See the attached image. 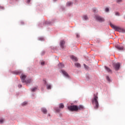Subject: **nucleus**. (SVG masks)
Segmentation results:
<instances>
[{"mask_svg": "<svg viewBox=\"0 0 125 125\" xmlns=\"http://www.w3.org/2000/svg\"><path fill=\"white\" fill-rule=\"evenodd\" d=\"M98 93L94 94L93 98L92 99V104L95 105L94 106L95 109H98L99 104H98Z\"/></svg>", "mask_w": 125, "mask_h": 125, "instance_id": "f257e3e1", "label": "nucleus"}, {"mask_svg": "<svg viewBox=\"0 0 125 125\" xmlns=\"http://www.w3.org/2000/svg\"><path fill=\"white\" fill-rule=\"evenodd\" d=\"M110 25L111 28H112V29H114V30H115V31H117V32H119L120 33H125V30L124 29L120 27L117 26L113 24V23H110Z\"/></svg>", "mask_w": 125, "mask_h": 125, "instance_id": "f03ea898", "label": "nucleus"}, {"mask_svg": "<svg viewBox=\"0 0 125 125\" xmlns=\"http://www.w3.org/2000/svg\"><path fill=\"white\" fill-rule=\"evenodd\" d=\"M95 19L97 21L101 22H104L105 21V19H104V18H102L101 16L99 15H96L95 16Z\"/></svg>", "mask_w": 125, "mask_h": 125, "instance_id": "7ed1b4c3", "label": "nucleus"}, {"mask_svg": "<svg viewBox=\"0 0 125 125\" xmlns=\"http://www.w3.org/2000/svg\"><path fill=\"white\" fill-rule=\"evenodd\" d=\"M68 109L69 111H78V106L77 105H70L68 106Z\"/></svg>", "mask_w": 125, "mask_h": 125, "instance_id": "20e7f679", "label": "nucleus"}, {"mask_svg": "<svg viewBox=\"0 0 125 125\" xmlns=\"http://www.w3.org/2000/svg\"><path fill=\"white\" fill-rule=\"evenodd\" d=\"M120 66L121 65L119 62L113 64V67L114 68L115 70H116V71H118V70L120 69Z\"/></svg>", "mask_w": 125, "mask_h": 125, "instance_id": "39448f33", "label": "nucleus"}, {"mask_svg": "<svg viewBox=\"0 0 125 125\" xmlns=\"http://www.w3.org/2000/svg\"><path fill=\"white\" fill-rule=\"evenodd\" d=\"M26 77V76L25 74H22L21 75V79L22 83H26V80H25Z\"/></svg>", "mask_w": 125, "mask_h": 125, "instance_id": "423d86ee", "label": "nucleus"}, {"mask_svg": "<svg viewBox=\"0 0 125 125\" xmlns=\"http://www.w3.org/2000/svg\"><path fill=\"white\" fill-rule=\"evenodd\" d=\"M60 47L63 49V48H64V45L65 44V41L64 40H61L60 41Z\"/></svg>", "mask_w": 125, "mask_h": 125, "instance_id": "0eeeda50", "label": "nucleus"}, {"mask_svg": "<svg viewBox=\"0 0 125 125\" xmlns=\"http://www.w3.org/2000/svg\"><path fill=\"white\" fill-rule=\"evenodd\" d=\"M62 73L64 75V76L66 77V78H69V74H68V73L64 70H62Z\"/></svg>", "mask_w": 125, "mask_h": 125, "instance_id": "6e6552de", "label": "nucleus"}, {"mask_svg": "<svg viewBox=\"0 0 125 125\" xmlns=\"http://www.w3.org/2000/svg\"><path fill=\"white\" fill-rule=\"evenodd\" d=\"M104 68H105L106 71H107V72H108V73H110L111 74H112V73H113L112 71V70H111V69H110V68H109L106 66H104Z\"/></svg>", "mask_w": 125, "mask_h": 125, "instance_id": "1a4fd4ad", "label": "nucleus"}, {"mask_svg": "<svg viewBox=\"0 0 125 125\" xmlns=\"http://www.w3.org/2000/svg\"><path fill=\"white\" fill-rule=\"evenodd\" d=\"M70 58L71 59H72V60H73V61H75V62H76V61H78V59L74 56H71Z\"/></svg>", "mask_w": 125, "mask_h": 125, "instance_id": "9d476101", "label": "nucleus"}, {"mask_svg": "<svg viewBox=\"0 0 125 125\" xmlns=\"http://www.w3.org/2000/svg\"><path fill=\"white\" fill-rule=\"evenodd\" d=\"M115 47L118 50H123L124 49V47L123 46L121 47L120 45H116Z\"/></svg>", "mask_w": 125, "mask_h": 125, "instance_id": "9b49d317", "label": "nucleus"}, {"mask_svg": "<svg viewBox=\"0 0 125 125\" xmlns=\"http://www.w3.org/2000/svg\"><path fill=\"white\" fill-rule=\"evenodd\" d=\"M41 110H42V112L43 114H46L47 113V110H46V108H42Z\"/></svg>", "mask_w": 125, "mask_h": 125, "instance_id": "f8f14e48", "label": "nucleus"}, {"mask_svg": "<svg viewBox=\"0 0 125 125\" xmlns=\"http://www.w3.org/2000/svg\"><path fill=\"white\" fill-rule=\"evenodd\" d=\"M75 66L77 67V68H80V67H81V64L79 63L78 62H76L75 63Z\"/></svg>", "mask_w": 125, "mask_h": 125, "instance_id": "ddd939ff", "label": "nucleus"}, {"mask_svg": "<svg viewBox=\"0 0 125 125\" xmlns=\"http://www.w3.org/2000/svg\"><path fill=\"white\" fill-rule=\"evenodd\" d=\"M59 107L60 109H63L64 108V104H60Z\"/></svg>", "mask_w": 125, "mask_h": 125, "instance_id": "4468645a", "label": "nucleus"}, {"mask_svg": "<svg viewBox=\"0 0 125 125\" xmlns=\"http://www.w3.org/2000/svg\"><path fill=\"white\" fill-rule=\"evenodd\" d=\"M78 110H83V106L80 105L79 107H78Z\"/></svg>", "mask_w": 125, "mask_h": 125, "instance_id": "2eb2a0df", "label": "nucleus"}, {"mask_svg": "<svg viewBox=\"0 0 125 125\" xmlns=\"http://www.w3.org/2000/svg\"><path fill=\"white\" fill-rule=\"evenodd\" d=\"M24 83H32V80L31 79H28Z\"/></svg>", "mask_w": 125, "mask_h": 125, "instance_id": "dca6fc26", "label": "nucleus"}, {"mask_svg": "<svg viewBox=\"0 0 125 125\" xmlns=\"http://www.w3.org/2000/svg\"><path fill=\"white\" fill-rule=\"evenodd\" d=\"M73 4V3H72V2H67L66 3V5L67 6H71V5Z\"/></svg>", "mask_w": 125, "mask_h": 125, "instance_id": "f3484780", "label": "nucleus"}, {"mask_svg": "<svg viewBox=\"0 0 125 125\" xmlns=\"http://www.w3.org/2000/svg\"><path fill=\"white\" fill-rule=\"evenodd\" d=\"M64 64H63V63H60L59 64V68H64Z\"/></svg>", "mask_w": 125, "mask_h": 125, "instance_id": "a211bd4d", "label": "nucleus"}, {"mask_svg": "<svg viewBox=\"0 0 125 125\" xmlns=\"http://www.w3.org/2000/svg\"><path fill=\"white\" fill-rule=\"evenodd\" d=\"M37 89H38V87H35L31 89V91H32V92H34V91H36Z\"/></svg>", "mask_w": 125, "mask_h": 125, "instance_id": "6ab92c4d", "label": "nucleus"}, {"mask_svg": "<svg viewBox=\"0 0 125 125\" xmlns=\"http://www.w3.org/2000/svg\"><path fill=\"white\" fill-rule=\"evenodd\" d=\"M47 89H51V85L50 84H47Z\"/></svg>", "mask_w": 125, "mask_h": 125, "instance_id": "aec40b11", "label": "nucleus"}, {"mask_svg": "<svg viewBox=\"0 0 125 125\" xmlns=\"http://www.w3.org/2000/svg\"><path fill=\"white\" fill-rule=\"evenodd\" d=\"M83 19L84 20H87V19H88V17H87V16L86 15H84L83 16Z\"/></svg>", "mask_w": 125, "mask_h": 125, "instance_id": "412c9836", "label": "nucleus"}, {"mask_svg": "<svg viewBox=\"0 0 125 125\" xmlns=\"http://www.w3.org/2000/svg\"><path fill=\"white\" fill-rule=\"evenodd\" d=\"M4 123V119L1 118L0 119V124H3Z\"/></svg>", "mask_w": 125, "mask_h": 125, "instance_id": "4be33fe9", "label": "nucleus"}, {"mask_svg": "<svg viewBox=\"0 0 125 125\" xmlns=\"http://www.w3.org/2000/svg\"><path fill=\"white\" fill-rule=\"evenodd\" d=\"M14 74H15L16 75H19V74H20V71H14Z\"/></svg>", "mask_w": 125, "mask_h": 125, "instance_id": "5701e85b", "label": "nucleus"}, {"mask_svg": "<svg viewBox=\"0 0 125 125\" xmlns=\"http://www.w3.org/2000/svg\"><path fill=\"white\" fill-rule=\"evenodd\" d=\"M93 12H94V13L97 12V8H93Z\"/></svg>", "mask_w": 125, "mask_h": 125, "instance_id": "b1692460", "label": "nucleus"}, {"mask_svg": "<svg viewBox=\"0 0 125 125\" xmlns=\"http://www.w3.org/2000/svg\"><path fill=\"white\" fill-rule=\"evenodd\" d=\"M83 66H84V68H85L86 70H87V69H88V67H87V66L85 64H83Z\"/></svg>", "mask_w": 125, "mask_h": 125, "instance_id": "393cba45", "label": "nucleus"}, {"mask_svg": "<svg viewBox=\"0 0 125 125\" xmlns=\"http://www.w3.org/2000/svg\"><path fill=\"white\" fill-rule=\"evenodd\" d=\"M106 80H107L108 82H111V80L110 79V78L108 77V76H106Z\"/></svg>", "mask_w": 125, "mask_h": 125, "instance_id": "a878e982", "label": "nucleus"}, {"mask_svg": "<svg viewBox=\"0 0 125 125\" xmlns=\"http://www.w3.org/2000/svg\"><path fill=\"white\" fill-rule=\"evenodd\" d=\"M25 105H27V102H24L22 104V106H25Z\"/></svg>", "mask_w": 125, "mask_h": 125, "instance_id": "bb28decb", "label": "nucleus"}, {"mask_svg": "<svg viewBox=\"0 0 125 125\" xmlns=\"http://www.w3.org/2000/svg\"><path fill=\"white\" fill-rule=\"evenodd\" d=\"M115 15L116 16H120V13H119V12H116L115 13Z\"/></svg>", "mask_w": 125, "mask_h": 125, "instance_id": "cd10ccee", "label": "nucleus"}, {"mask_svg": "<svg viewBox=\"0 0 125 125\" xmlns=\"http://www.w3.org/2000/svg\"><path fill=\"white\" fill-rule=\"evenodd\" d=\"M105 10L106 12H109V9L108 8H105Z\"/></svg>", "mask_w": 125, "mask_h": 125, "instance_id": "c85d7f7f", "label": "nucleus"}, {"mask_svg": "<svg viewBox=\"0 0 125 125\" xmlns=\"http://www.w3.org/2000/svg\"><path fill=\"white\" fill-rule=\"evenodd\" d=\"M123 0H117L116 1L117 2L120 3V2H122Z\"/></svg>", "mask_w": 125, "mask_h": 125, "instance_id": "c756f323", "label": "nucleus"}, {"mask_svg": "<svg viewBox=\"0 0 125 125\" xmlns=\"http://www.w3.org/2000/svg\"><path fill=\"white\" fill-rule=\"evenodd\" d=\"M0 9H4V7L0 6Z\"/></svg>", "mask_w": 125, "mask_h": 125, "instance_id": "7c9ffc66", "label": "nucleus"}, {"mask_svg": "<svg viewBox=\"0 0 125 125\" xmlns=\"http://www.w3.org/2000/svg\"><path fill=\"white\" fill-rule=\"evenodd\" d=\"M56 112H60V109L59 108L56 109Z\"/></svg>", "mask_w": 125, "mask_h": 125, "instance_id": "2f4dec72", "label": "nucleus"}, {"mask_svg": "<svg viewBox=\"0 0 125 125\" xmlns=\"http://www.w3.org/2000/svg\"><path fill=\"white\" fill-rule=\"evenodd\" d=\"M41 65H44V62H41Z\"/></svg>", "mask_w": 125, "mask_h": 125, "instance_id": "473e14b6", "label": "nucleus"}, {"mask_svg": "<svg viewBox=\"0 0 125 125\" xmlns=\"http://www.w3.org/2000/svg\"><path fill=\"white\" fill-rule=\"evenodd\" d=\"M18 86H19V87L20 88L22 87V85L19 84V85H18Z\"/></svg>", "mask_w": 125, "mask_h": 125, "instance_id": "72a5a7b5", "label": "nucleus"}, {"mask_svg": "<svg viewBox=\"0 0 125 125\" xmlns=\"http://www.w3.org/2000/svg\"><path fill=\"white\" fill-rule=\"evenodd\" d=\"M30 1H31V0H27L28 3H30Z\"/></svg>", "mask_w": 125, "mask_h": 125, "instance_id": "f704fd0d", "label": "nucleus"}, {"mask_svg": "<svg viewBox=\"0 0 125 125\" xmlns=\"http://www.w3.org/2000/svg\"><path fill=\"white\" fill-rule=\"evenodd\" d=\"M77 37H79V34H77Z\"/></svg>", "mask_w": 125, "mask_h": 125, "instance_id": "c9c22d12", "label": "nucleus"}, {"mask_svg": "<svg viewBox=\"0 0 125 125\" xmlns=\"http://www.w3.org/2000/svg\"><path fill=\"white\" fill-rule=\"evenodd\" d=\"M45 84H46V81L45 82Z\"/></svg>", "mask_w": 125, "mask_h": 125, "instance_id": "e433bc0d", "label": "nucleus"}]
</instances>
